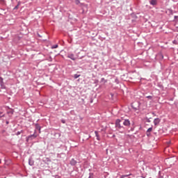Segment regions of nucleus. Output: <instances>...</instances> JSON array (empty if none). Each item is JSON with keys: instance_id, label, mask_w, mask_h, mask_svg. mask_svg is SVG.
Here are the masks:
<instances>
[{"instance_id": "f257e3e1", "label": "nucleus", "mask_w": 178, "mask_h": 178, "mask_svg": "<svg viewBox=\"0 0 178 178\" xmlns=\"http://www.w3.org/2000/svg\"><path fill=\"white\" fill-rule=\"evenodd\" d=\"M120 122H122L120 119H117L115 120V127L118 130H120L121 131H124V127L120 124Z\"/></svg>"}, {"instance_id": "f03ea898", "label": "nucleus", "mask_w": 178, "mask_h": 178, "mask_svg": "<svg viewBox=\"0 0 178 178\" xmlns=\"http://www.w3.org/2000/svg\"><path fill=\"white\" fill-rule=\"evenodd\" d=\"M0 86L2 90H6V86H5V83H3V78L0 76Z\"/></svg>"}, {"instance_id": "7ed1b4c3", "label": "nucleus", "mask_w": 178, "mask_h": 178, "mask_svg": "<svg viewBox=\"0 0 178 178\" xmlns=\"http://www.w3.org/2000/svg\"><path fill=\"white\" fill-rule=\"evenodd\" d=\"M34 138H37V135H35V131L33 134L30 135L27 137L26 141H29V140H34Z\"/></svg>"}, {"instance_id": "20e7f679", "label": "nucleus", "mask_w": 178, "mask_h": 178, "mask_svg": "<svg viewBox=\"0 0 178 178\" xmlns=\"http://www.w3.org/2000/svg\"><path fill=\"white\" fill-rule=\"evenodd\" d=\"M156 59L158 60H162V59H163V54L162 53H158L156 55Z\"/></svg>"}, {"instance_id": "39448f33", "label": "nucleus", "mask_w": 178, "mask_h": 178, "mask_svg": "<svg viewBox=\"0 0 178 178\" xmlns=\"http://www.w3.org/2000/svg\"><path fill=\"white\" fill-rule=\"evenodd\" d=\"M123 124L126 126V127H129L131 124L130 120L129 119L124 120Z\"/></svg>"}, {"instance_id": "423d86ee", "label": "nucleus", "mask_w": 178, "mask_h": 178, "mask_svg": "<svg viewBox=\"0 0 178 178\" xmlns=\"http://www.w3.org/2000/svg\"><path fill=\"white\" fill-rule=\"evenodd\" d=\"M159 123H161V119L156 118V119L154 120V126H158V124H159Z\"/></svg>"}, {"instance_id": "0eeeda50", "label": "nucleus", "mask_w": 178, "mask_h": 178, "mask_svg": "<svg viewBox=\"0 0 178 178\" xmlns=\"http://www.w3.org/2000/svg\"><path fill=\"white\" fill-rule=\"evenodd\" d=\"M67 58H69L70 59H72V60H76V57L74 56V54H68Z\"/></svg>"}, {"instance_id": "6e6552de", "label": "nucleus", "mask_w": 178, "mask_h": 178, "mask_svg": "<svg viewBox=\"0 0 178 178\" xmlns=\"http://www.w3.org/2000/svg\"><path fill=\"white\" fill-rule=\"evenodd\" d=\"M35 127L36 130H38L39 133H41V126H40V124H35Z\"/></svg>"}, {"instance_id": "1a4fd4ad", "label": "nucleus", "mask_w": 178, "mask_h": 178, "mask_svg": "<svg viewBox=\"0 0 178 178\" xmlns=\"http://www.w3.org/2000/svg\"><path fill=\"white\" fill-rule=\"evenodd\" d=\"M149 3L152 6H155L158 3V2H157V0H150Z\"/></svg>"}, {"instance_id": "9d476101", "label": "nucleus", "mask_w": 178, "mask_h": 178, "mask_svg": "<svg viewBox=\"0 0 178 178\" xmlns=\"http://www.w3.org/2000/svg\"><path fill=\"white\" fill-rule=\"evenodd\" d=\"M77 164V161L76 160H74V159H72L70 161V165L72 166H75V165Z\"/></svg>"}, {"instance_id": "9b49d317", "label": "nucleus", "mask_w": 178, "mask_h": 178, "mask_svg": "<svg viewBox=\"0 0 178 178\" xmlns=\"http://www.w3.org/2000/svg\"><path fill=\"white\" fill-rule=\"evenodd\" d=\"M95 136L97 137V141H101V138L99 137V134H98L97 131H95Z\"/></svg>"}, {"instance_id": "f8f14e48", "label": "nucleus", "mask_w": 178, "mask_h": 178, "mask_svg": "<svg viewBox=\"0 0 178 178\" xmlns=\"http://www.w3.org/2000/svg\"><path fill=\"white\" fill-rule=\"evenodd\" d=\"M29 164L30 165V166L34 165V161H33V159H31V158L29 159Z\"/></svg>"}, {"instance_id": "ddd939ff", "label": "nucleus", "mask_w": 178, "mask_h": 178, "mask_svg": "<svg viewBox=\"0 0 178 178\" xmlns=\"http://www.w3.org/2000/svg\"><path fill=\"white\" fill-rule=\"evenodd\" d=\"M129 176H131V174L129 175H123L120 176V178H130Z\"/></svg>"}, {"instance_id": "4468645a", "label": "nucleus", "mask_w": 178, "mask_h": 178, "mask_svg": "<svg viewBox=\"0 0 178 178\" xmlns=\"http://www.w3.org/2000/svg\"><path fill=\"white\" fill-rule=\"evenodd\" d=\"M138 107H134L133 105L131 106V108H133V109L134 111H138V108H140V103L138 102Z\"/></svg>"}, {"instance_id": "2eb2a0df", "label": "nucleus", "mask_w": 178, "mask_h": 178, "mask_svg": "<svg viewBox=\"0 0 178 178\" xmlns=\"http://www.w3.org/2000/svg\"><path fill=\"white\" fill-rule=\"evenodd\" d=\"M20 1H18L17 5L15 6L14 10L19 9V6H20Z\"/></svg>"}, {"instance_id": "dca6fc26", "label": "nucleus", "mask_w": 178, "mask_h": 178, "mask_svg": "<svg viewBox=\"0 0 178 178\" xmlns=\"http://www.w3.org/2000/svg\"><path fill=\"white\" fill-rule=\"evenodd\" d=\"M101 83H108V80L105 79V78H102Z\"/></svg>"}, {"instance_id": "f3484780", "label": "nucleus", "mask_w": 178, "mask_h": 178, "mask_svg": "<svg viewBox=\"0 0 178 178\" xmlns=\"http://www.w3.org/2000/svg\"><path fill=\"white\" fill-rule=\"evenodd\" d=\"M15 111H13V110H10V111H7V113L8 114V115H13V113H14Z\"/></svg>"}, {"instance_id": "a211bd4d", "label": "nucleus", "mask_w": 178, "mask_h": 178, "mask_svg": "<svg viewBox=\"0 0 178 178\" xmlns=\"http://www.w3.org/2000/svg\"><path fill=\"white\" fill-rule=\"evenodd\" d=\"M158 178H163V176L162 175V173L161 172V171L159 172Z\"/></svg>"}, {"instance_id": "6ab92c4d", "label": "nucleus", "mask_w": 178, "mask_h": 178, "mask_svg": "<svg viewBox=\"0 0 178 178\" xmlns=\"http://www.w3.org/2000/svg\"><path fill=\"white\" fill-rule=\"evenodd\" d=\"M130 131H134V122L132 124V127L130 129Z\"/></svg>"}, {"instance_id": "aec40b11", "label": "nucleus", "mask_w": 178, "mask_h": 178, "mask_svg": "<svg viewBox=\"0 0 178 178\" xmlns=\"http://www.w3.org/2000/svg\"><path fill=\"white\" fill-rule=\"evenodd\" d=\"M56 48H58V44H54V45L51 46L52 49H56Z\"/></svg>"}, {"instance_id": "412c9836", "label": "nucleus", "mask_w": 178, "mask_h": 178, "mask_svg": "<svg viewBox=\"0 0 178 178\" xmlns=\"http://www.w3.org/2000/svg\"><path fill=\"white\" fill-rule=\"evenodd\" d=\"M115 84H119V83H120L119 79L116 78V79H115Z\"/></svg>"}, {"instance_id": "4be33fe9", "label": "nucleus", "mask_w": 178, "mask_h": 178, "mask_svg": "<svg viewBox=\"0 0 178 178\" xmlns=\"http://www.w3.org/2000/svg\"><path fill=\"white\" fill-rule=\"evenodd\" d=\"M151 131H152V127H150L147 130V133H151Z\"/></svg>"}, {"instance_id": "5701e85b", "label": "nucleus", "mask_w": 178, "mask_h": 178, "mask_svg": "<svg viewBox=\"0 0 178 178\" xmlns=\"http://www.w3.org/2000/svg\"><path fill=\"white\" fill-rule=\"evenodd\" d=\"M74 79H79V77H80V75L76 74L74 75Z\"/></svg>"}, {"instance_id": "b1692460", "label": "nucleus", "mask_w": 178, "mask_h": 178, "mask_svg": "<svg viewBox=\"0 0 178 178\" xmlns=\"http://www.w3.org/2000/svg\"><path fill=\"white\" fill-rule=\"evenodd\" d=\"M3 117H5V114H3V113L0 111V118H3Z\"/></svg>"}, {"instance_id": "393cba45", "label": "nucleus", "mask_w": 178, "mask_h": 178, "mask_svg": "<svg viewBox=\"0 0 178 178\" xmlns=\"http://www.w3.org/2000/svg\"><path fill=\"white\" fill-rule=\"evenodd\" d=\"M22 131H17V134H16V136H20V134H22Z\"/></svg>"}, {"instance_id": "a878e982", "label": "nucleus", "mask_w": 178, "mask_h": 178, "mask_svg": "<svg viewBox=\"0 0 178 178\" xmlns=\"http://www.w3.org/2000/svg\"><path fill=\"white\" fill-rule=\"evenodd\" d=\"M76 5H79L80 3V0H75Z\"/></svg>"}, {"instance_id": "bb28decb", "label": "nucleus", "mask_w": 178, "mask_h": 178, "mask_svg": "<svg viewBox=\"0 0 178 178\" xmlns=\"http://www.w3.org/2000/svg\"><path fill=\"white\" fill-rule=\"evenodd\" d=\"M146 98L148 99H152V96H147Z\"/></svg>"}, {"instance_id": "cd10ccee", "label": "nucleus", "mask_w": 178, "mask_h": 178, "mask_svg": "<svg viewBox=\"0 0 178 178\" xmlns=\"http://www.w3.org/2000/svg\"><path fill=\"white\" fill-rule=\"evenodd\" d=\"M147 137H149V136H151V132H149V133L147 132Z\"/></svg>"}, {"instance_id": "c85d7f7f", "label": "nucleus", "mask_w": 178, "mask_h": 178, "mask_svg": "<svg viewBox=\"0 0 178 178\" xmlns=\"http://www.w3.org/2000/svg\"><path fill=\"white\" fill-rule=\"evenodd\" d=\"M55 178H60V176H59V175H56V176H55Z\"/></svg>"}, {"instance_id": "c756f323", "label": "nucleus", "mask_w": 178, "mask_h": 178, "mask_svg": "<svg viewBox=\"0 0 178 178\" xmlns=\"http://www.w3.org/2000/svg\"><path fill=\"white\" fill-rule=\"evenodd\" d=\"M0 2H2L3 3H5V0H0Z\"/></svg>"}, {"instance_id": "7c9ffc66", "label": "nucleus", "mask_w": 178, "mask_h": 178, "mask_svg": "<svg viewBox=\"0 0 178 178\" xmlns=\"http://www.w3.org/2000/svg\"><path fill=\"white\" fill-rule=\"evenodd\" d=\"M61 122L62 123H66V121H65V120H62Z\"/></svg>"}, {"instance_id": "2f4dec72", "label": "nucleus", "mask_w": 178, "mask_h": 178, "mask_svg": "<svg viewBox=\"0 0 178 178\" xmlns=\"http://www.w3.org/2000/svg\"><path fill=\"white\" fill-rule=\"evenodd\" d=\"M147 122L148 123H150V122H151V120H149V119H147Z\"/></svg>"}, {"instance_id": "473e14b6", "label": "nucleus", "mask_w": 178, "mask_h": 178, "mask_svg": "<svg viewBox=\"0 0 178 178\" xmlns=\"http://www.w3.org/2000/svg\"><path fill=\"white\" fill-rule=\"evenodd\" d=\"M6 124H9V121H6Z\"/></svg>"}, {"instance_id": "72a5a7b5", "label": "nucleus", "mask_w": 178, "mask_h": 178, "mask_svg": "<svg viewBox=\"0 0 178 178\" xmlns=\"http://www.w3.org/2000/svg\"><path fill=\"white\" fill-rule=\"evenodd\" d=\"M177 17L178 16H176V15L174 17L175 19H177Z\"/></svg>"}, {"instance_id": "f704fd0d", "label": "nucleus", "mask_w": 178, "mask_h": 178, "mask_svg": "<svg viewBox=\"0 0 178 178\" xmlns=\"http://www.w3.org/2000/svg\"><path fill=\"white\" fill-rule=\"evenodd\" d=\"M89 138H91V136H90V135H89Z\"/></svg>"}]
</instances>
